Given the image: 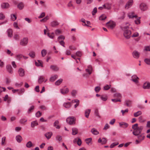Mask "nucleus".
Instances as JSON below:
<instances>
[{"label": "nucleus", "mask_w": 150, "mask_h": 150, "mask_svg": "<svg viewBox=\"0 0 150 150\" xmlns=\"http://www.w3.org/2000/svg\"><path fill=\"white\" fill-rule=\"evenodd\" d=\"M128 25L125 26L124 24H123L121 26V28L123 31H124L123 35L127 39H128L130 37L131 34V31L129 29V25H130L129 23H127L125 25Z\"/></svg>", "instance_id": "f257e3e1"}, {"label": "nucleus", "mask_w": 150, "mask_h": 150, "mask_svg": "<svg viewBox=\"0 0 150 150\" xmlns=\"http://www.w3.org/2000/svg\"><path fill=\"white\" fill-rule=\"evenodd\" d=\"M138 124L136 123L132 126V128L133 129L132 133L135 136H137L140 134L143 128L142 126H138Z\"/></svg>", "instance_id": "f03ea898"}, {"label": "nucleus", "mask_w": 150, "mask_h": 150, "mask_svg": "<svg viewBox=\"0 0 150 150\" xmlns=\"http://www.w3.org/2000/svg\"><path fill=\"white\" fill-rule=\"evenodd\" d=\"M75 119L74 117H69L66 119L67 122L69 125H72L75 124Z\"/></svg>", "instance_id": "7ed1b4c3"}, {"label": "nucleus", "mask_w": 150, "mask_h": 150, "mask_svg": "<svg viewBox=\"0 0 150 150\" xmlns=\"http://www.w3.org/2000/svg\"><path fill=\"white\" fill-rule=\"evenodd\" d=\"M28 39L27 38H24L21 39L20 42V44L23 46H26L28 43Z\"/></svg>", "instance_id": "20e7f679"}, {"label": "nucleus", "mask_w": 150, "mask_h": 150, "mask_svg": "<svg viewBox=\"0 0 150 150\" xmlns=\"http://www.w3.org/2000/svg\"><path fill=\"white\" fill-rule=\"evenodd\" d=\"M106 25L108 28L112 29L115 26V24L114 22L110 21L107 23Z\"/></svg>", "instance_id": "39448f33"}, {"label": "nucleus", "mask_w": 150, "mask_h": 150, "mask_svg": "<svg viewBox=\"0 0 150 150\" xmlns=\"http://www.w3.org/2000/svg\"><path fill=\"white\" fill-rule=\"evenodd\" d=\"M6 69L7 71L9 73L12 74L13 72V69L10 64L7 65L6 66Z\"/></svg>", "instance_id": "423d86ee"}, {"label": "nucleus", "mask_w": 150, "mask_h": 150, "mask_svg": "<svg viewBox=\"0 0 150 150\" xmlns=\"http://www.w3.org/2000/svg\"><path fill=\"white\" fill-rule=\"evenodd\" d=\"M133 1L132 0H129L126 3L125 6L126 9H128L132 5Z\"/></svg>", "instance_id": "0eeeda50"}, {"label": "nucleus", "mask_w": 150, "mask_h": 150, "mask_svg": "<svg viewBox=\"0 0 150 150\" xmlns=\"http://www.w3.org/2000/svg\"><path fill=\"white\" fill-rule=\"evenodd\" d=\"M18 73L20 76L23 77L25 75V71L22 68H20L18 70Z\"/></svg>", "instance_id": "6e6552de"}, {"label": "nucleus", "mask_w": 150, "mask_h": 150, "mask_svg": "<svg viewBox=\"0 0 150 150\" xmlns=\"http://www.w3.org/2000/svg\"><path fill=\"white\" fill-rule=\"evenodd\" d=\"M10 5L8 3H3L1 5V7L2 9H7L9 7Z\"/></svg>", "instance_id": "1a4fd4ad"}, {"label": "nucleus", "mask_w": 150, "mask_h": 150, "mask_svg": "<svg viewBox=\"0 0 150 150\" xmlns=\"http://www.w3.org/2000/svg\"><path fill=\"white\" fill-rule=\"evenodd\" d=\"M140 53L138 51H134L132 53V55L133 57L136 59H138Z\"/></svg>", "instance_id": "9d476101"}, {"label": "nucleus", "mask_w": 150, "mask_h": 150, "mask_svg": "<svg viewBox=\"0 0 150 150\" xmlns=\"http://www.w3.org/2000/svg\"><path fill=\"white\" fill-rule=\"evenodd\" d=\"M138 79H139V78L135 75H133L132 77L131 80L136 83H138Z\"/></svg>", "instance_id": "9b49d317"}, {"label": "nucleus", "mask_w": 150, "mask_h": 150, "mask_svg": "<svg viewBox=\"0 0 150 150\" xmlns=\"http://www.w3.org/2000/svg\"><path fill=\"white\" fill-rule=\"evenodd\" d=\"M111 4L108 3H106L103 6L105 9L108 10H110L111 8Z\"/></svg>", "instance_id": "f8f14e48"}, {"label": "nucleus", "mask_w": 150, "mask_h": 150, "mask_svg": "<svg viewBox=\"0 0 150 150\" xmlns=\"http://www.w3.org/2000/svg\"><path fill=\"white\" fill-rule=\"evenodd\" d=\"M140 8L142 11H145L147 9V7L145 4L142 3L140 5Z\"/></svg>", "instance_id": "ddd939ff"}, {"label": "nucleus", "mask_w": 150, "mask_h": 150, "mask_svg": "<svg viewBox=\"0 0 150 150\" xmlns=\"http://www.w3.org/2000/svg\"><path fill=\"white\" fill-rule=\"evenodd\" d=\"M143 88L144 89H150V83H145L143 84Z\"/></svg>", "instance_id": "4468645a"}, {"label": "nucleus", "mask_w": 150, "mask_h": 150, "mask_svg": "<svg viewBox=\"0 0 150 150\" xmlns=\"http://www.w3.org/2000/svg\"><path fill=\"white\" fill-rule=\"evenodd\" d=\"M61 93L63 94L68 93L69 92V90L67 88H65L60 90Z\"/></svg>", "instance_id": "2eb2a0df"}, {"label": "nucleus", "mask_w": 150, "mask_h": 150, "mask_svg": "<svg viewBox=\"0 0 150 150\" xmlns=\"http://www.w3.org/2000/svg\"><path fill=\"white\" fill-rule=\"evenodd\" d=\"M58 77V76L55 74L52 75L50 77V81L51 82L54 81Z\"/></svg>", "instance_id": "dca6fc26"}, {"label": "nucleus", "mask_w": 150, "mask_h": 150, "mask_svg": "<svg viewBox=\"0 0 150 150\" xmlns=\"http://www.w3.org/2000/svg\"><path fill=\"white\" fill-rule=\"evenodd\" d=\"M13 30L11 29H9L7 30L8 36L9 38H11L13 36Z\"/></svg>", "instance_id": "f3484780"}, {"label": "nucleus", "mask_w": 150, "mask_h": 150, "mask_svg": "<svg viewBox=\"0 0 150 150\" xmlns=\"http://www.w3.org/2000/svg\"><path fill=\"white\" fill-rule=\"evenodd\" d=\"M132 103V101L128 100H126L125 102V104L129 107L131 106Z\"/></svg>", "instance_id": "a211bd4d"}, {"label": "nucleus", "mask_w": 150, "mask_h": 150, "mask_svg": "<svg viewBox=\"0 0 150 150\" xmlns=\"http://www.w3.org/2000/svg\"><path fill=\"white\" fill-rule=\"evenodd\" d=\"M59 24V23L57 21H52L51 23V26L52 27H55Z\"/></svg>", "instance_id": "6ab92c4d"}, {"label": "nucleus", "mask_w": 150, "mask_h": 150, "mask_svg": "<svg viewBox=\"0 0 150 150\" xmlns=\"http://www.w3.org/2000/svg\"><path fill=\"white\" fill-rule=\"evenodd\" d=\"M138 139L141 142L145 138V136L143 134H141L137 135Z\"/></svg>", "instance_id": "aec40b11"}, {"label": "nucleus", "mask_w": 150, "mask_h": 150, "mask_svg": "<svg viewBox=\"0 0 150 150\" xmlns=\"http://www.w3.org/2000/svg\"><path fill=\"white\" fill-rule=\"evenodd\" d=\"M24 4L22 2L19 3L17 5V7L20 10H22L24 7Z\"/></svg>", "instance_id": "412c9836"}, {"label": "nucleus", "mask_w": 150, "mask_h": 150, "mask_svg": "<svg viewBox=\"0 0 150 150\" xmlns=\"http://www.w3.org/2000/svg\"><path fill=\"white\" fill-rule=\"evenodd\" d=\"M91 110L90 109H88L86 110L85 112V116L87 118H88L89 115L90 113Z\"/></svg>", "instance_id": "4be33fe9"}, {"label": "nucleus", "mask_w": 150, "mask_h": 150, "mask_svg": "<svg viewBox=\"0 0 150 150\" xmlns=\"http://www.w3.org/2000/svg\"><path fill=\"white\" fill-rule=\"evenodd\" d=\"M35 64L36 66H41L43 67L42 65V61L40 60H38V62H35Z\"/></svg>", "instance_id": "5701e85b"}, {"label": "nucleus", "mask_w": 150, "mask_h": 150, "mask_svg": "<svg viewBox=\"0 0 150 150\" xmlns=\"http://www.w3.org/2000/svg\"><path fill=\"white\" fill-rule=\"evenodd\" d=\"M52 134V132H49L46 133L45 134V136L47 139H49L51 138Z\"/></svg>", "instance_id": "b1692460"}, {"label": "nucleus", "mask_w": 150, "mask_h": 150, "mask_svg": "<svg viewBox=\"0 0 150 150\" xmlns=\"http://www.w3.org/2000/svg\"><path fill=\"white\" fill-rule=\"evenodd\" d=\"M45 80L44 78L42 76H40L39 77L38 82L39 83L41 84L44 82Z\"/></svg>", "instance_id": "393cba45"}, {"label": "nucleus", "mask_w": 150, "mask_h": 150, "mask_svg": "<svg viewBox=\"0 0 150 150\" xmlns=\"http://www.w3.org/2000/svg\"><path fill=\"white\" fill-rule=\"evenodd\" d=\"M29 56L32 58H34L35 57V52L34 51H30L29 54Z\"/></svg>", "instance_id": "a878e982"}, {"label": "nucleus", "mask_w": 150, "mask_h": 150, "mask_svg": "<svg viewBox=\"0 0 150 150\" xmlns=\"http://www.w3.org/2000/svg\"><path fill=\"white\" fill-rule=\"evenodd\" d=\"M78 132V129L76 128H73L72 129V134L73 135H75L77 134Z\"/></svg>", "instance_id": "bb28decb"}, {"label": "nucleus", "mask_w": 150, "mask_h": 150, "mask_svg": "<svg viewBox=\"0 0 150 150\" xmlns=\"http://www.w3.org/2000/svg\"><path fill=\"white\" fill-rule=\"evenodd\" d=\"M17 141L18 142H20L22 140V137L20 135H18L16 137Z\"/></svg>", "instance_id": "cd10ccee"}, {"label": "nucleus", "mask_w": 150, "mask_h": 150, "mask_svg": "<svg viewBox=\"0 0 150 150\" xmlns=\"http://www.w3.org/2000/svg\"><path fill=\"white\" fill-rule=\"evenodd\" d=\"M91 132L94 135H97L99 134L98 132L97 131L96 129L94 128H93L91 129Z\"/></svg>", "instance_id": "c85d7f7f"}, {"label": "nucleus", "mask_w": 150, "mask_h": 150, "mask_svg": "<svg viewBox=\"0 0 150 150\" xmlns=\"http://www.w3.org/2000/svg\"><path fill=\"white\" fill-rule=\"evenodd\" d=\"M92 139L91 138L86 139H85L86 143L88 145L91 144V141Z\"/></svg>", "instance_id": "c756f323"}, {"label": "nucleus", "mask_w": 150, "mask_h": 150, "mask_svg": "<svg viewBox=\"0 0 150 150\" xmlns=\"http://www.w3.org/2000/svg\"><path fill=\"white\" fill-rule=\"evenodd\" d=\"M50 69L55 71H57L59 70V68L55 66L51 65L50 67Z\"/></svg>", "instance_id": "7c9ffc66"}, {"label": "nucleus", "mask_w": 150, "mask_h": 150, "mask_svg": "<svg viewBox=\"0 0 150 150\" xmlns=\"http://www.w3.org/2000/svg\"><path fill=\"white\" fill-rule=\"evenodd\" d=\"M38 125V123L36 121L32 122L31 123V126L32 127H34L35 126Z\"/></svg>", "instance_id": "2f4dec72"}, {"label": "nucleus", "mask_w": 150, "mask_h": 150, "mask_svg": "<svg viewBox=\"0 0 150 150\" xmlns=\"http://www.w3.org/2000/svg\"><path fill=\"white\" fill-rule=\"evenodd\" d=\"M62 137L60 135H58L56 137V140L59 142H60L62 140Z\"/></svg>", "instance_id": "473e14b6"}, {"label": "nucleus", "mask_w": 150, "mask_h": 150, "mask_svg": "<svg viewBox=\"0 0 150 150\" xmlns=\"http://www.w3.org/2000/svg\"><path fill=\"white\" fill-rule=\"evenodd\" d=\"M64 106L66 108H69L71 106L70 103L69 102L65 103L64 104Z\"/></svg>", "instance_id": "72a5a7b5"}, {"label": "nucleus", "mask_w": 150, "mask_h": 150, "mask_svg": "<svg viewBox=\"0 0 150 150\" xmlns=\"http://www.w3.org/2000/svg\"><path fill=\"white\" fill-rule=\"evenodd\" d=\"M26 146L28 148L31 147L33 146V144L32 142L30 141H29L26 144Z\"/></svg>", "instance_id": "f704fd0d"}, {"label": "nucleus", "mask_w": 150, "mask_h": 150, "mask_svg": "<svg viewBox=\"0 0 150 150\" xmlns=\"http://www.w3.org/2000/svg\"><path fill=\"white\" fill-rule=\"evenodd\" d=\"M59 121L58 120L56 121L54 124V126L57 129H59L60 127L58 125Z\"/></svg>", "instance_id": "c9c22d12"}, {"label": "nucleus", "mask_w": 150, "mask_h": 150, "mask_svg": "<svg viewBox=\"0 0 150 150\" xmlns=\"http://www.w3.org/2000/svg\"><path fill=\"white\" fill-rule=\"evenodd\" d=\"M62 81L63 79H60L55 82V84L56 85H59L62 83Z\"/></svg>", "instance_id": "e433bc0d"}, {"label": "nucleus", "mask_w": 150, "mask_h": 150, "mask_svg": "<svg viewBox=\"0 0 150 150\" xmlns=\"http://www.w3.org/2000/svg\"><path fill=\"white\" fill-rule=\"evenodd\" d=\"M41 53L42 56L44 57L46 54L47 52L45 50L43 49L41 51Z\"/></svg>", "instance_id": "4c0bfd02"}, {"label": "nucleus", "mask_w": 150, "mask_h": 150, "mask_svg": "<svg viewBox=\"0 0 150 150\" xmlns=\"http://www.w3.org/2000/svg\"><path fill=\"white\" fill-rule=\"evenodd\" d=\"M142 112L141 111H139L134 113V115L135 117H137L139 115H141Z\"/></svg>", "instance_id": "58836bf2"}, {"label": "nucleus", "mask_w": 150, "mask_h": 150, "mask_svg": "<svg viewBox=\"0 0 150 150\" xmlns=\"http://www.w3.org/2000/svg\"><path fill=\"white\" fill-rule=\"evenodd\" d=\"M23 57V55L22 54H18L16 56V58L18 60H20Z\"/></svg>", "instance_id": "ea45409f"}, {"label": "nucleus", "mask_w": 150, "mask_h": 150, "mask_svg": "<svg viewBox=\"0 0 150 150\" xmlns=\"http://www.w3.org/2000/svg\"><path fill=\"white\" fill-rule=\"evenodd\" d=\"M88 69H86V72H88V74L90 75L91 73V71L92 70V68L91 67H88Z\"/></svg>", "instance_id": "a19ab883"}, {"label": "nucleus", "mask_w": 150, "mask_h": 150, "mask_svg": "<svg viewBox=\"0 0 150 150\" xmlns=\"http://www.w3.org/2000/svg\"><path fill=\"white\" fill-rule=\"evenodd\" d=\"M47 35L50 38L53 39L54 38V33H47Z\"/></svg>", "instance_id": "79ce46f5"}, {"label": "nucleus", "mask_w": 150, "mask_h": 150, "mask_svg": "<svg viewBox=\"0 0 150 150\" xmlns=\"http://www.w3.org/2000/svg\"><path fill=\"white\" fill-rule=\"evenodd\" d=\"M13 38L15 40L17 41L19 40L20 39L19 35L17 34H14Z\"/></svg>", "instance_id": "37998d69"}, {"label": "nucleus", "mask_w": 150, "mask_h": 150, "mask_svg": "<svg viewBox=\"0 0 150 150\" xmlns=\"http://www.w3.org/2000/svg\"><path fill=\"white\" fill-rule=\"evenodd\" d=\"M106 18V16L105 15H103L99 17V19L100 20L103 21Z\"/></svg>", "instance_id": "c03bdc74"}, {"label": "nucleus", "mask_w": 150, "mask_h": 150, "mask_svg": "<svg viewBox=\"0 0 150 150\" xmlns=\"http://www.w3.org/2000/svg\"><path fill=\"white\" fill-rule=\"evenodd\" d=\"M118 144L119 143L118 142L116 143H113L111 144V145L110 146V147L111 148H112L114 147L115 146L117 145H118Z\"/></svg>", "instance_id": "a18cd8bd"}, {"label": "nucleus", "mask_w": 150, "mask_h": 150, "mask_svg": "<svg viewBox=\"0 0 150 150\" xmlns=\"http://www.w3.org/2000/svg\"><path fill=\"white\" fill-rule=\"evenodd\" d=\"M27 121V120L24 118H22L20 120V123L21 124H23L26 122Z\"/></svg>", "instance_id": "49530a36"}, {"label": "nucleus", "mask_w": 150, "mask_h": 150, "mask_svg": "<svg viewBox=\"0 0 150 150\" xmlns=\"http://www.w3.org/2000/svg\"><path fill=\"white\" fill-rule=\"evenodd\" d=\"M94 114H95V115L96 116H97L99 117H100L99 115V113L98 110V109H96L95 110V112H94Z\"/></svg>", "instance_id": "de8ad7c7"}, {"label": "nucleus", "mask_w": 150, "mask_h": 150, "mask_svg": "<svg viewBox=\"0 0 150 150\" xmlns=\"http://www.w3.org/2000/svg\"><path fill=\"white\" fill-rule=\"evenodd\" d=\"M11 18L13 21H14L16 20L17 17L14 14H12L11 15Z\"/></svg>", "instance_id": "09e8293b"}, {"label": "nucleus", "mask_w": 150, "mask_h": 150, "mask_svg": "<svg viewBox=\"0 0 150 150\" xmlns=\"http://www.w3.org/2000/svg\"><path fill=\"white\" fill-rule=\"evenodd\" d=\"M144 50L145 51H150V45L145 46Z\"/></svg>", "instance_id": "8fccbe9b"}, {"label": "nucleus", "mask_w": 150, "mask_h": 150, "mask_svg": "<svg viewBox=\"0 0 150 150\" xmlns=\"http://www.w3.org/2000/svg\"><path fill=\"white\" fill-rule=\"evenodd\" d=\"M49 19V16H46L44 18H43L40 20V22H42V21H43L44 22H45L47 20Z\"/></svg>", "instance_id": "3c124183"}, {"label": "nucleus", "mask_w": 150, "mask_h": 150, "mask_svg": "<svg viewBox=\"0 0 150 150\" xmlns=\"http://www.w3.org/2000/svg\"><path fill=\"white\" fill-rule=\"evenodd\" d=\"M61 31L59 29H57L55 31V33L56 35H59L61 34Z\"/></svg>", "instance_id": "603ef678"}, {"label": "nucleus", "mask_w": 150, "mask_h": 150, "mask_svg": "<svg viewBox=\"0 0 150 150\" xmlns=\"http://www.w3.org/2000/svg\"><path fill=\"white\" fill-rule=\"evenodd\" d=\"M144 62L148 65H150V59L146 58L144 59Z\"/></svg>", "instance_id": "864d4df0"}, {"label": "nucleus", "mask_w": 150, "mask_h": 150, "mask_svg": "<svg viewBox=\"0 0 150 150\" xmlns=\"http://www.w3.org/2000/svg\"><path fill=\"white\" fill-rule=\"evenodd\" d=\"M42 115L40 111H38L35 114L36 116L37 117H39Z\"/></svg>", "instance_id": "5fc2aeb1"}, {"label": "nucleus", "mask_w": 150, "mask_h": 150, "mask_svg": "<svg viewBox=\"0 0 150 150\" xmlns=\"http://www.w3.org/2000/svg\"><path fill=\"white\" fill-rule=\"evenodd\" d=\"M100 89L101 88L99 86H97L95 87V91L96 92L98 93L100 91Z\"/></svg>", "instance_id": "6e6d98bb"}, {"label": "nucleus", "mask_w": 150, "mask_h": 150, "mask_svg": "<svg viewBox=\"0 0 150 150\" xmlns=\"http://www.w3.org/2000/svg\"><path fill=\"white\" fill-rule=\"evenodd\" d=\"M110 127L109 125L107 123L105 124V125L104 127L103 128V129L104 130H106L107 129L109 128Z\"/></svg>", "instance_id": "4d7b16f0"}, {"label": "nucleus", "mask_w": 150, "mask_h": 150, "mask_svg": "<svg viewBox=\"0 0 150 150\" xmlns=\"http://www.w3.org/2000/svg\"><path fill=\"white\" fill-rule=\"evenodd\" d=\"M34 106L33 105H32V106L30 108H29L28 110V113L29 114V113H30L31 112V111L33 110L34 109Z\"/></svg>", "instance_id": "13d9d810"}, {"label": "nucleus", "mask_w": 150, "mask_h": 150, "mask_svg": "<svg viewBox=\"0 0 150 150\" xmlns=\"http://www.w3.org/2000/svg\"><path fill=\"white\" fill-rule=\"evenodd\" d=\"M65 39V37L64 36L62 35H61L58 37L57 40L58 41L60 40H64Z\"/></svg>", "instance_id": "bf43d9fd"}, {"label": "nucleus", "mask_w": 150, "mask_h": 150, "mask_svg": "<svg viewBox=\"0 0 150 150\" xmlns=\"http://www.w3.org/2000/svg\"><path fill=\"white\" fill-rule=\"evenodd\" d=\"M25 91V90L24 88H21L20 90H19L18 94L19 95H21L23 94Z\"/></svg>", "instance_id": "052dcab7"}, {"label": "nucleus", "mask_w": 150, "mask_h": 150, "mask_svg": "<svg viewBox=\"0 0 150 150\" xmlns=\"http://www.w3.org/2000/svg\"><path fill=\"white\" fill-rule=\"evenodd\" d=\"M5 18V15L3 13H0V20L4 19Z\"/></svg>", "instance_id": "680f3d73"}, {"label": "nucleus", "mask_w": 150, "mask_h": 150, "mask_svg": "<svg viewBox=\"0 0 150 150\" xmlns=\"http://www.w3.org/2000/svg\"><path fill=\"white\" fill-rule=\"evenodd\" d=\"M128 111L129 110L128 109H126L125 110H122L121 111V112L122 113V115H124L127 112H128Z\"/></svg>", "instance_id": "e2e57ef3"}, {"label": "nucleus", "mask_w": 150, "mask_h": 150, "mask_svg": "<svg viewBox=\"0 0 150 150\" xmlns=\"http://www.w3.org/2000/svg\"><path fill=\"white\" fill-rule=\"evenodd\" d=\"M128 16L129 18H133L134 17L136 18L137 17V16H134L132 15V14L129 13L128 15Z\"/></svg>", "instance_id": "0e129e2a"}, {"label": "nucleus", "mask_w": 150, "mask_h": 150, "mask_svg": "<svg viewBox=\"0 0 150 150\" xmlns=\"http://www.w3.org/2000/svg\"><path fill=\"white\" fill-rule=\"evenodd\" d=\"M140 17H139L137 18V19L135 21V23L136 24H139L140 23Z\"/></svg>", "instance_id": "69168bd1"}, {"label": "nucleus", "mask_w": 150, "mask_h": 150, "mask_svg": "<svg viewBox=\"0 0 150 150\" xmlns=\"http://www.w3.org/2000/svg\"><path fill=\"white\" fill-rule=\"evenodd\" d=\"M77 93V91L75 90H72L71 92V95L73 96H76Z\"/></svg>", "instance_id": "338daca9"}, {"label": "nucleus", "mask_w": 150, "mask_h": 150, "mask_svg": "<svg viewBox=\"0 0 150 150\" xmlns=\"http://www.w3.org/2000/svg\"><path fill=\"white\" fill-rule=\"evenodd\" d=\"M76 56L80 57L81 56L82 53L81 51H77L76 53Z\"/></svg>", "instance_id": "774afa93"}]
</instances>
